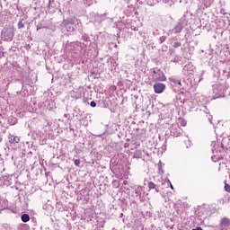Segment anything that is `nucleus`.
<instances>
[{
    "instance_id": "1",
    "label": "nucleus",
    "mask_w": 230,
    "mask_h": 230,
    "mask_svg": "<svg viewBox=\"0 0 230 230\" xmlns=\"http://www.w3.org/2000/svg\"><path fill=\"white\" fill-rule=\"evenodd\" d=\"M214 87V100H217V98H222L224 97V94L226 93V87L222 84H216Z\"/></svg>"
},
{
    "instance_id": "2",
    "label": "nucleus",
    "mask_w": 230,
    "mask_h": 230,
    "mask_svg": "<svg viewBox=\"0 0 230 230\" xmlns=\"http://www.w3.org/2000/svg\"><path fill=\"white\" fill-rule=\"evenodd\" d=\"M152 79L154 82H164V80H166V76L163 71L155 69L153 71Z\"/></svg>"
},
{
    "instance_id": "3",
    "label": "nucleus",
    "mask_w": 230,
    "mask_h": 230,
    "mask_svg": "<svg viewBox=\"0 0 230 230\" xmlns=\"http://www.w3.org/2000/svg\"><path fill=\"white\" fill-rule=\"evenodd\" d=\"M1 37L3 40L12 41V39H13V30L4 29L1 32Z\"/></svg>"
},
{
    "instance_id": "4",
    "label": "nucleus",
    "mask_w": 230,
    "mask_h": 230,
    "mask_svg": "<svg viewBox=\"0 0 230 230\" xmlns=\"http://www.w3.org/2000/svg\"><path fill=\"white\" fill-rule=\"evenodd\" d=\"M184 28V22L183 21H179L177 24L174 26L172 30H170L168 32V35H177V33H181Z\"/></svg>"
},
{
    "instance_id": "5",
    "label": "nucleus",
    "mask_w": 230,
    "mask_h": 230,
    "mask_svg": "<svg viewBox=\"0 0 230 230\" xmlns=\"http://www.w3.org/2000/svg\"><path fill=\"white\" fill-rule=\"evenodd\" d=\"M220 230H229L230 229V219L229 217H222L219 221Z\"/></svg>"
},
{
    "instance_id": "6",
    "label": "nucleus",
    "mask_w": 230,
    "mask_h": 230,
    "mask_svg": "<svg viewBox=\"0 0 230 230\" xmlns=\"http://www.w3.org/2000/svg\"><path fill=\"white\" fill-rule=\"evenodd\" d=\"M154 89L156 94H161L162 93H164V89H166V85L163 83H155L154 84Z\"/></svg>"
},
{
    "instance_id": "7",
    "label": "nucleus",
    "mask_w": 230,
    "mask_h": 230,
    "mask_svg": "<svg viewBox=\"0 0 230 230\" xmlns=\"http://www.w3.org/2000/svg\"><path fill=\"white\" fill-rule=\"evenodd\" d=\"M171 136H173V137L181 136V127H179V124H173L171 127Z\"/></svg>"
},
{
    "instance_id": "8",
    "label": "nucleus",
    "mask_w": 230,
    "mask_h": 230,
    "mask_svg": "<svg viewBox=\"0 0 230 230\" xmlns=\"http://www.w3.org/2000/svg\"><path fill=\"white\" fill-rule=\"evenodd\" d=\"M211 146H212V153L213 154H218V152H222L223 147L220 146V145H218L217 141H213L211 143Z\"/></svg>"
},
{
    "instance_id": "9",
    "label": "nucleus",
    "mask_w": 230,
    "mask_h": 230,
    "mask_svg": "<svg viewBox=\"0 0 230 230\" xmlns=\"http://www.w3.org/2000/svg\"><path fill=\"white\" fill-rule=\"evenodd\" d=\"M194 69H195V66H193V65L189 63V64L184 66L183 73H184V75H191V73H193Z\"/></svg>"
},
{
    "instance_id": "10",
    "label": "nucleus",
    "mask_w": 230,
    "mask_h": 230,
    "mask_svg": "<svg viewBox=\"0 0 230 230\" xmlns=\"http://www.w3.org/2000/svg\"><path fill=\"white\" fill-rule=\"evenodd\" d=\"M8 139L9 143L13 145H15V143H19V141H21V138L19 137L12 134H9Z\"/></svg>"
},
{
    "instance_id": "11",
    "label": "nucleus",
    "mask_w": 230,
    "mask_h": 230,
    "mask_svg": "<svg viewBox=\"0 0 230 230\" xmlns=\"http://www.w3.org/2000/svg\"><path fill=\"white\" fill-rule=\"evenodd\" d=\"M71 96L72 98L78 100L79 98H82V92H79L78 89H75L71 93Z\"/></svg>"
},
{
    "instance_id": "12",
    "label": "nucleus",
    "mask_w": 230,
    "mask_h": 230,
    "mask_svg": "<svg viewBox=\"0 0 230 230\" xmlns=\"http://www.w3.org/2000/svg\"><path fill=\"white\" fill-rule=\"evenodd\" d=\"M170 81L172 82V84H174V85H176V87H181L182 85L180 79L170 78Z\"/></svg>"
},
{
    "instance_id": "13",
    "label": "nucleus",
    "mask_w": 230,
    "mask_h": 230,
    "mask_svg": "<svg viewBox=\"0 0 230 230\" xmlns=\"http://www.w3.org/2000/svg\"><path fill=\"white\" fill-rule=\"evenodd\" d=\"M21 218H22V221L24 223L30 222V215L28 214L22 215Z\"/></svg>"
},
{
    "instance_id": "14",
    "label": "nucleus",
    "mask_w": 230,
    "mask_h": 230,
    "mask_svg": "<svg viewBox=\"0 0 230 230\" xmlns=\"http://www.w3.org/2000/svg\"><path fill=\"white\" fill-rule=\"evenodd\" d=\"M163 3H164L165 6H172L173 4V2L172 0H163Z\"/></svg>"
},
{
    "instance_id": "15",
    "label": "nucleus",
    "mask_w": 230,
    "mask_h": 230,
    "mask_svg": "<svg viewBox=\"0 0 230 230\" xmlns=\"http://www.w3.org/2000/svg\"><path fill=\"white\" fill-rule=\"evenodd\" d=\"M157 3H159V1H157V0H155V1L153 0V2H152V0H147V4L149 6H154V4H157Z\"/></svg>"
},
{
    "instance_id": "16",
    "label": "nucleus",
    "mask_w": 230,
    "mask_h": 230,
    "mask_svg": "<svg viewBox=\"0 0 230 230\" xmlns=\"http://www.w3.org/2000/svg\"><path fill=\"white\" fill-rule=\"evenodd\" d=\"M148 188H149V190H155V183H154L153 181H149L148 182Z\"/></svg>"
},
{
    "instance_id": "17",
    "label": "nucleus",
    "mask_w": 230,
    "mask_h": 230,
    "mask_svg": "<svg viewBox=\"0 0 230 230\" xmlns=\"http://www.w3.org/2000/svg\"><path fill=\"white\" fill-rule=\"evenodd\" d=\"M75 22H76V18L72 17L68 19V24H75Z\"/></svg>"
},
{
    "instance_id": "18",
    "label": "nucleus",
    "mask_w": 230,
    "mask_h": 230,
    "mask_svg": "<svg viewBox=\"0 0 230 230\" xmlns=\"http://www.w3.org/2000/svg\"><path fill=\"white\" fill-rule=\"evenodd\" d=\"M66 31H75V27H71V25H66Z\"/></svg>"
},
{
    "instance_id": "19",
    "label": "nucleus",
    "mask_w": 230,
    "mask_h": 230,
    "mask_svg": "<svg viewBox=\"0 0 230 230\" xmlns=\"http://www.w3.org/2000/svg\"><path fill=\"white\" fill-rule=\"evenodd\" d=\"M181 43L179 41L174 42V44L172 45L173 48H181Z\"/></svg>"
},
{
    "instance_id": "20",
    "label": "nucleus",
    "mask_w": 230,
    "mask_h": 230,
    "mask_svg": "<svg viewBox=\"0 0 230 230\" xmlns=\"http://www.w3.org/2000/svg\"><path fill=\"white\" fill-rule=\"evenodd\" d=\"M159 40H160V44H163V42H164V40H166V37L162 36V37H160Z\"/></svg>"
},
{
    "instance_id": "21",
    "label": "nucleus",
    "mask_w": 230,
    "mask_h": 230,
    "mask_svg": "<svg viewBox=\"0 0 230 230\" xmlns=\"http://www.w3.org/2000/svg\"><path fill=\"white\" fill-rule=\"evenodd\" d=\"M225 190H226V191L230 193V185L229 184H225Z\"/></svg>"
},
{
    "instance_id": "22",
    "label": "nucleus",
    "mask_w": 230,
    "mask_h": 230,
    "mask_svg": "<svg viewBox=\"0 0 230 230\" xmlns=\"http://www.w3.org/2000/svg\"><path fill=\"white\" fill-rule=\"evenodd\" d=\"M74 163H75V166H80V160L79 159H75Z\"/></svg>"
},
{
    "instance_id": "23",
    "label": "nucleus",
    "mask_w": 230,
    "mask_h": 230,
    "mask_svg": "<svg viewBox=\"0 0 230 230\" xmlns=\"http://www.w3.org/2000/svg\"><path fill=\"white\" fill-rule=\"evenodd\" d=\"M18 28L21 29V28H24V23H22V22H20L18 23Z\"/></svg>"
},
{
    "instance_id": "24",
    "label": "nucleus",
    "mask_w": 230,
    "mask_h": 230,
    "mask_svg": "<svg viewBox=\"0 0 230 230\" xmlns=\"http://www.w3.org/2000/svg\"><path fill=\"white\" fill-rule=\"evenodd\" d=\"M90 106H91V107H96V102L92 101V102H90Z\"/></svg>"
},
{
    "instance_id": "25",
    "label": "nucleus",
    "mask_w": 230,
    "mask_h": 230,
    "mask_svg": "<svg viewBox=\"0 0 230 230\" xmlns=\"http://www.w3.org/2000/svg\"><path fill=\"white\" fill-rule=\"evenodd\" d=\"M168 184H170L171 190H173V185H172V182L170 181V180H168Z\"/></svg>"
},
{
    "instance_id": "26",
    "label": "nucleus",
    "mask_w": 230,
    "mask_h": 230,
    "mask_svg": "<svg viewBox=\"0 0 230 230\" xmlns=\"http://www.w3.org/2000/svg\"><path fill=\"white\" fill-rule=\"evenodd\" d=\"M208 119L211 121V119H213V116L209 115Z\"/></svg>"
},
{
    "instance_id": "27",
    "label": "nucleus",
    "mask_w": 230,
    "mask_h": 230,
    "mask_svg": "<svg viewBox=\"0 0 230 230\" xmlns=\"http://www.w3.org/2000/svg\"><path fill=\"white\" fill-rule=\"evenodd\" d=\"M1 141H3V138H2V137H0V143H1Z\"/></svg>"
},
{
    "instance_id": "28",
    "label": "nucleus",
    "mask_w": 230,
    "mask_h": 230,
    "mask_svg": "<svg viewBox=\"0 0 230 230\" xmlns=\"http://www.w3.org/2000/svg\"><path fill=\"white\" fill-rule=\"evenodd\" d=\"M78 26L80 25V22H77Z\"/></svg>"
},
{
    "instance_id": "29",
    "label": "nucleus",
    "mask_w": 230,
    "mask_h": 230,
    "mask_svg": "<svg viewBox=\"0 0 230 230\" xmlns=\"http://www.w3.org/2000/svg\"><path fill=\"white\" fill-rule=\"evenodd\" d=\"M172 62H175V59H174V60H172Z\"/></svg>"
}]
</instances>
